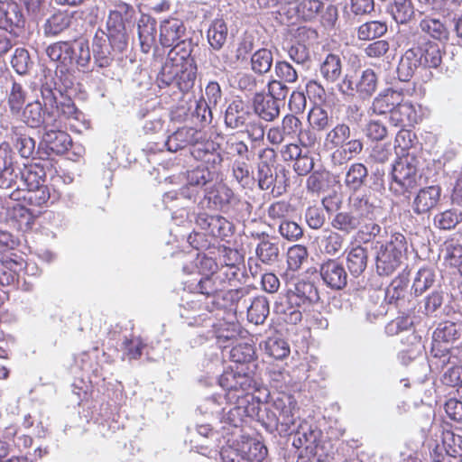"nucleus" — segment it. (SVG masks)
Returning <instances> with one entry per match:
<instances>
[{
	"label": "nucleus",
	"instance_id": "obj_16",
	"mask_svg": "<svg viewBox=\"0 0 462 462\" xmlns=\"http://www.w3.org/2000/svg\"><path fill=\"white\" fill-rule=\"evenodd\" d=\"M236 199L234 191L226 184L214 185L204 189L202 207L213 210L226 211Z\"/></svg>",
	"mask_w": 462,
	"mask_h": 462
},
{
	"label": "nucleus",
	"instance_id": "obj_14",
	"mask_svg": "<svg viewBox=\"0 0 462 462\" xmlns=\"http://www.w3.org/2000/svg\"><path fill=\"white\" fill-rule=\"evenodd\" d=\"M273 409L278 412V415L274 413L273 416L275 417V426L279 434L281 436L292 434L298 427L296 426L298 418L296 402L291 397L278 398L273 402Z\"/></svg>",
	"mask_w": 462,
	"mask_h": 462
},
{
	"label": "nucleus",
	"instance_id": "obj_39",
	"mask_svg": "<svg viewBox=\"0 0 462 462\" xmlns=\"http://www.w3.org/2000/svg\"><path fill=\"white\" fill-rule=\"evenodd\" d=\"M248 303L245 311L247 312V319L255 325L263 324L269 315V301L264 296L247 298Z\"/></svg>",
	"mask_w": 462,
	"mask_h": 462
},
{
	"label": "nucleus",
	"instance_id": "obj_18",
	"mask_svg": "<svg viewBox=\"0 0 462 462\" xmlns=\"http://www.w3.org/2000/svg\"><path fill=\"white\" fill-rule=\"evenodd\" d=\"M254 117L249 106L242 99L236 98L231 101L225 112V125L232 130L244 128Z\"/></svg>",
	"mask_w": 462,
	"mask_h": 462
},
{
	"label": "nucleus",
	"instance_id": "obj_48",
	"mask_svg": "<svg viewBox=\"0 0 462 462\" xmlns=\"http://www.w3.org/2000/svg\"><path fill=\"white\" fill-rule=\"evenodd\" d=\"M377 76L373 69H365L356 81L355 90L357 91V96L362 99L370 98L377 88Z\"/></svg>",
	"mask_w": 462,
	"mask_h": 462
},
{
	"label": "nucleus",
	"instance_id": "obj_19",
	"mask_svg": "<svg viewBox=\"0 0 462 462\" xmlns=\"http://www.w3.org/2000/svg\"><path fill=\"white\" fill-rule=\"evenodd\" d=\"M323 282L332 290H341L347 283V273L342 263L336 259L323 262L319 267Z\"/></svg>",
	"mask_w": 462,
	"mask_h": 462
},
{
	"label": "nucleus",
	"instance_id": "obj_9",
	"mask_svg": "<svg viewBox=\"0 0 462 462\" xmlns=\"http://www.w3.org/2000/svg\"><path fill=\"white\" fill-rule=\"evenodd\" d=\"M186 183L180 189V194L182 199L196 201L200 190L208 187L214 179V173L208 167L199 166L188 171L186 173H180L177 176H170L166 179L170 183L180 184L183 180Z\"/></svg>",
	"mask_w": 462,
	"mask_h": 462
},
{
	"label": "nucleus",
	"instance_id": "obj_20",
	"mask_svg": "<svg viewBox=\"0 0 462 462\" xmlns=\"http://www.w3.org/2000/svg\"><path fill=\"white\" fill-rule=\"evenodd\" d=\"M75 12L57 13L51 15L45 24V33L47 35L56 36L66 30L70 31L72 34L80 32L78 30L79 23Z\"/></svg>",
	"mask_w": 462,
	"mask_h": 462
},
{
	"label": "nucleus",
	"instance_id": "obj_42",
	"mask_svg": "<svg viewBox=\"0 0 462 462\" xmlns=\"http://www.w3.org/2000/svg\"><path fill=\"white\" fill-rule=\"evenodd\" d=\"M138 36L141 50L148 53L155 43L156 21L152 17H143L138 23Z\"/></svg>",
	"mask_w": 462,
	"mask_h": 462
},
{
	"label": "nucleus",
	"instance_id": "obj_53",
	"mask_svg": "<svg viewBox=\"0 0 462 462\" xmlns=\"http://www.w3.org/2000/svg\"><path fill=\"white\" fill-rule=\"evenodd\" d=\"M5 270H3L0 276V283L2 285H12L19 282L18 272L22 270L23 265V260L22 258L13 259L12 257H6L4 262Z\"/></svg>",
	"mask_w": 462,
	"mask_h": 462
},
{
	"label": "nucleus",
	"instance_id": "obj_40",
	"mask_svg": "<svg viewBox=\"0 0 462 462\" xmlns=\"http://www.w3.org/2000/svg\"><path fill=\"white\" fill-rule=\"evenodd\" d=\"M368 253L366 248L361 245L352 247L346 254V266L350 274L359 277L366 269Z\"/></svg>",
	"mask_w": 462,
	"mask_h": 462
},
{
	"label": "nucleus",
	"instance_id": "obj_64",
	"mask_svg": "<svg viewBox=\"0 0 462 462\" xmlns=\"http://www.w3.org/2000/svg\"><path fill=\"white\" fill-rule=\"evenodd\" d=\"M323 8L324 4L320 0H301L296 7V12L304 21H312Z\"/></svg>",
	"mask_w": 462,
	"mask_h": 462
},
{
	"label": "nucleus",
	"instance_id": "obj_60",
	"mask_svg": "<svg viewBox=\"0 0 462 462\" xmlns=\"http://www.w3.org/2000/svg\"><path fill=\"white\" fill-rule=\"evenodd\" d=\"M225 155L236 157L235 160H250L248 145L236 137H229L223 150Z\"/></svg>",
	"mask_w": 462,
	"mask_h": 462
},
{
	"label": "nucleus",
	"instance_id": "obj_59",
	"mask_svg": "<svg viewBox=\"0 0 462 462\" xmlns=\"http://www.w3.org/2000/svg\"><path fill=\"white\" fill-rule=\"evenodd\" d=\"M273 58L270 50L260 49L256 51L251 57L252 69L258 74L268 72L273 65Z\"/></svg>",
	"mask_w": 462,
	"mask_h": 462
},
{
	"label": "nucleus",
	"instance_id": "obj_15",
	"mask_svg": "<svg viewBox=\"0 0 462 462\" xmlns=\"http://www.w3.org/2000/svg\"><path fill=\"white\" fill-rule=\"evenodd\" d=\"M348 201L351 210L361 219H375L380 211V199L371 189L352 193Z\"/></svg>",
	"mask_w": 462,
	"mask_h": 462
},
{
	"label": "nucleus",
	"instance_id": "obj_50",
	"mask_svg": "<svg viewBox=\"0 0 462 462\" xmlns=\"http://www.w3.org/2000/svg\"><path fill=\"white\" fill-rule=\"evenodd\" d=\"M171 47L168 55L171 60L180 64H186L189 63V60H195L192 52L195 48H198V45L194 44L191 39H180Z\"/></svg>",
	"mask_w": 462,
	"mask_h": 462
},
{
	"label": "nucleus",
	"instance_id": "obj_1",
	"mask_svg": "<svg viewBox=\"0 0 462 462\" xmlns=\"http://www.w3.org/2000/svg\"><path fill=\"white\" fill-rule=\"evenodd\" d=\"M219 385L227 391L226 410L222 412L220 422L237 430L246 418L258 417L260 401L254 395L259 390L257 382L242 371H225L219 377Z\"/></svg>",
	"mask_w": 462,
	"mask_h": 462
},
{
	"label": "nucleus",
	"instance_id": "obj_21",
	"mask_svg": "<svg viewBox=\"0 0 462 462\" xmlns=\"http://www.w3.org/2000/svg\"><path fill=\"white\" fill-rule=\"evenodd\" d=\"M441 188L428 186L419 190L412 202V210L417 215L429 213L440 200Z\"/></svg>",
	"mask_w": 462,
	"mask_h": 462
},
{
	"label": "nucleus",
	"instance_id": "obj_51",
	"mask_svg": "<svg viewBox=\"0 0 462 462\" xmlns=\"http://www.w3.org/2000/svg\"><path fill=\"white\" fill-rule=\"evenodd\" d=\"M249 161L234 160L232 162V176L242 188H251L254 184Z\"/></svg>",
	"mask_w": 462,
	"mask_h": 462
},
{
	"label": "nucleus",
	"instance_id": "obj_32",
	"mask_svg": "<svg viewBox=\"0 0 462 462\" xmlns=\"http://www.w3.org/2000/svg\"><path fill=\"white\" fill-rule=\"evenodd\" d=\"M23 25V14L16 3L0 5V28L13 32L14 28H22Z\"/></svg>",
	"mask_w": 462,
	"mask_h": 462
},
{
	"label": "nucleus",
	"instance_id": "obj_54",
	"mask_svg": "<svg viewBox=\"0 0 462 462\" xmlns=\"http://www.w3.org/2000/svg\"><path fill=\"white\" fill-rule=\"evenodd\" d=\"M179 71H180V63L168 58L157 76L159 88L175 86Z\"/></svg>",
	"mask_w": 462,
	"mask_h": 462
},
{
	"label": "nucleus",
	"instance_id": "obj_27",
	"mask_svg": "<svg viewBox=\"0 0 462 462\" xmlns=\"http://www.w3.org/2000/svg\"><path fill=\"white\" fill-rule=\"evenodd\" d=\"M186 32V27L178 18L163 20L160 25V42L163 47H171L180 40Z\"/></svg>",
	"mask_w": 462,
	"mask_h": 462
},
{
	"label": "nucleus",
	"instance_id": "obj_26",
	"mask_svg": "<svg viewBox=\"0 0 462 462\" xmlns=\"http://www.w3.org/2000/svg\"><path fill=\"white\" fill-rule=\"evenodd\" d=\"M229 358L235 364L230 366L226 371H242L253 377L251 374L246 371L249 370V365L254 361V349L249 344H239L233 346L229 351Z\"/></svg>",
	"mask_w": 462,
	"mask_h": 462
},
{
	"label": "nucleus",
	"instance_id": "obj_34",
	"mask_svg": "<svg viewBox=\"0 0 462 462\" xmlns=\"http://www.w3.org/2000/svg\"><path fill=\"white\" fill-rule=\"evenodd\" d=\"M277 175L273 173V169L266 162H261L257 166V182L262 190L271 189L273 197L281 196L285 192V187L276 186Z\"/></svg>",
	"mask_w": 462,
	"mask_h": 462
},
{
	"label": "nucleus",
	"instance_id": "obj_55",
	"mask_svg": "<svg viewBox=\"0 0 462 462\" xmlns=\"http://www.w3.org/2000/svg\"><path fill=\"white\" fill-rule=\"evenodd\" d=\"M436 273L434 269L430 267L420 268L413 281L412 290L416 296L421 295L430 289L435 282Z\"/></svg>",
	"mask_w": 462,
	"mask_h": 462
},
{
	"label": "nucleus",
	"instance_id": "obj_6",
	"mask_svg": "<svg viewBox=\"0 0 462 462\" xmlns=\"http://www.w3.org/2000/svg\"><path fill=\"white\" fill-rule=\"evenodd\" d=\"M374 249L376 273L380 276H389L400 266L407 251V241L402 234L394 233L389 240L376 242Z\"/></svg>",
	"mask_w": 462,
	"mask_h": 462
},
{
	"label": "nucleus",
	"instance_id": "obj_62",
	"mask_svg": "<svg viewBox=\"0 0 462 462\" xmlns=\"http://www.w3.org/2000/svg\"><path fill=\"white\" fill-rule=\"evenodd\" d=\"M264 352L270 356L277 360L287 357L290 354V346L288 343L279 337H269L264 341Z\"/></svg>",
	"mask_w": 462,
	"mask_h": 462
},
{
	"label": "nucleus",
	"instance_id": "obj_58",
	"mask_svg": "<svg viewBox=\"0 0 462 462\" xmlns=\"http://www.w3.org/2000/svg\"><path fill=\"white\" fill-rule=\"evenodd\" d=\"M327 199H322V207L310 206L305 211V221L312 229H320L326 222V215L324 209L329 211V208L326 205Z\"/></svg>",
	"mask_w": 462,
	"mask_h": 462
},
{
	"label": "nucleus",
	"instance_id": "obj_23",
	"mask_svg": "<svg viewBox=\"0 0 462 462\" xmlns=\"http://www.w3.org/2000/svg\"><path fill=\"white\" fill-rule=\"evenodd\" d=\"M113 49L107 42L106 32H96L92 42V53L94 65L99 69L107 68L114 60Z\"/></svg>",
	"mask_w": 462,
	"mask_h": 462
},
{
	"label": "nucleus",
	"instance_id": "obj_13",
	"mask_svg": "<svg viewBox=\"0 0 462 462\" xmlns=\"http://www.w3.org/2000/svg\"><path fill=\"white\" fill-rule=\"evenodd\" d=\"M22 168L14 152L7 143L0 145V188L5 189L17 187L21 180Z\"/></svg>",
	"mask_w": 462,
	"mask_h": 462
},
{
	"label": "nucleus",
	"instance_id": "obj_47",
	"mask_svg": "<svg viewBox=\"0 0 462 462\" xmlns=\"http://www.w3.org/2000/svg\"><path fill=\"white\" fill-rule=\"evenodd\" d=\"M387 31L386 22L380 20L368 21L356 29V37L360 41H373L383 37Z\"/></svg>",
	"mask_w": 462,
	"mask_h": 462
},
{
	"label": "nucleus",
	"instance_id": "obj_4",
	"mask_svg": "<svg viewBox=\"0 0 462 462\" xmlns=\"http://www.w3.org/2000/svg\"><path fill=\"white\" fill-rule=\"evenodd\" d=\"M81 32L72 34L67 41L56 42L46 48V54L51 60L57 63L61 72L68 71L76 66L79 70L89 69L91 51L87 39L80 36Z\"/></svg>",
	"mask_w": 462,
	"mask_h": 462
},
{
	"label": "nucleus",
	"instance_id": "obj_41",
	"mask_svg": "<svg viewBox=\"0 0 462 462\" xmlns=\"http://www.w3.org/2000/svg\"><path fill=\"white\" fill-rule=\"evenodd\" d=\"M319 250L331 256L337 255L343 247L344 237L336 230L325 229L317 238Z\"/></svg>",
	"mask_w": 462,
	"mask_h": 462
},
{
	"label": "nucleus",
	"instance_id": "obj_28",
	"mask_svg": "<svg viewBox=\"0 0 462 462\" xmlns=\"http://www.w3.org/2000/svg\"><path fill=\"white\" fill-rule=\"evenodd\" d=\"M255 115L265 122H273L280 115L281 105L279 101L264 94H255L253 100Z\"/></svg>",
	"mask_w": 462,
	"mask_h": 462
},
{
	"label": "nucleus",
	"instance_id": "obj_25",
	"mask_svg": "<svg viewBox=\"0 0 462 462\" xmlns=\"http://www.w3.org/2000/svg\"><path fill=\"white\" fill-rule=\"evenodd\" d=\"M248 290L241 288L237 290H227L220 292V300H217L216 309H231L235 312H244L247 300Z\"/></svg>",
	"mask_w": 462,
	"mask_h": 462
},
{
	"label": "nucleus",
	"instance_id": "obj_12",
	"mask_svg": "<svg viewBox=\"0 0 462 462\" xmlns=\"http://www.w3.org/2000/svg\"><path fill=\"white\" fill-rule=\"evenodd\" d=\"M226 278L228 274L224 272H217L210 275L196 280L191 282L189 288L196 293L203 295V299L216 309L217 300H220V292L226 288Z\"/></svg>",
	"mask_w": 462,
	"mask_h": 462
},
{
	"label": "nucleus",
	"instance_id": "obj_10",
	"mask_svg": "<svg viewBox=\"0 0 462 462\" xmlns=\"http://www.w3.org/2000/svg\"><path fill=\"white\" fill-rule=\"evenodd\" d=\"M460 325L451 321H445L439 324L433 333L431 347L432 358L430 361V366L444 367L450 362V353L448 347L442 348L443 343H453L460 336Z\"/></svg>",
	"mask_w": 462,
	"mask_h": 462
},
{
	"label": "nucleus",
	"instance_id": "obj_36",
	"mask_svg": "<svg viewBox=\"0 0 462 462\" xmlns=\"http://www.w3.org/2000/svg\"><path fill=\"white\" fill-rule=\"evenodd\" d=\"M196 431L201 439V448L209 449V454L212 451H217L221 446V442L229 443L230 439L226 440L224 432L214 430L209 424H199L196 426Z\"/></svg>",
	"mask_w": 462,
	"mask_h": 462
},
{
	"label": "nucleus",
	"instance_id": "obj_29",
	"mask_svg": "<svg viewBox=\"0 0 462 462\" xmlns=\"http://www.w3.org/2000/svg\"><path fill=\"white\" fill-rule=\"evenodd\" d=\"M418 115L415 106L409 101H402L395 106L394 109L388 116L389 122L396 127H404L417 123Z\"/></svg>",
	"mask_w": 462,
	"mask_h": 462
},
{
	"label": "nucleus",
	"instance_id": "obj_31",
	"mask_svg": "<svg viewBox=\"0 0 462 462\" xmlns=\"http://www.w3.org/2000/svg\"><path fill=\"white\" fill-rule=\"evenodd\" d=\"M402 91L387 88L374 99L371 110L376 115L390 116L395 106L402 101Z\"/></svg>",
	"mask_w": 462,
	"mask_h": 462
},
{
	"label": "nucleus",
	"instance_id": "obj_38",
	"mask_svg": "<svg viewBox=\"0 0 462 462\" xmlns=\"http://www.w3.org/2000/svg\"><path fill=\"white\" fill-rule=\"evenodd\" d=\"M227 38L226 23L222 18L214 19L207 30V39L211 49L216 51H220L225 46Z\"/></svg>",
	"mask_w": 462,
	"mask_h": 462
},
{
	"label": "nucleus",
	"instance_id": "obj_17",
	"mask_svg": "<svg viewBox=\"0 0 462 462\" xmlns=\"http://www.w3.org/2000/svg\"><path fill=\"white\" fill-rule=\"evenodd\" d=\"M46 180V172L44 168L37 163L23 164L21 172L20 183L16 189L12 192L9 197L13 200L21 199V189H36L44 184Z\"/></svg>",
	"mask_w": 462,
	"mask_h": 462
},
{
	"label": "nucleus",
	"instance_id": "obj_7",
	"mask_svg": "<svg viewBox=\"0 0 462 462\" xmlns=\"http://www.w3.org/2000/svg\"><path fill=\"white\" fill-rule=\"evenodd\" d=\"M419 166L420 161L413 154L407 153L399 158L393 165L390 190L396 196L409 197L418 186Z\"/></svg>",
	"mask_w": 462,
	"mask_h": 462
},
{
	"label": "nucleus",
	"instance_id": "obj_11",
	"mask_svg": "<svg viewBox=\"0 0 462 462\" xmlns=\"http://www.w3.org/2000/svg\"><path fill=\"white\" fill-rule=\"evenodd\" d=\"M81 112L79 110V115L76 117H59L58 125L45 127L41 141V146L45 150L48 155L50 154H63L72 144L70 135L65 131L61 130L65 120L74 119L79 120Z\"/></svg>",
	"mask_w": 462,
	"mask_h": 462
},
{
	"label": "nucleus",
	"instance_id": "obj_45",
	"mask_svg": "<svg viewBox=\"0 0 462 462\" xmlns=\"http://www.w3.org/2000/svg\"><path fill=\"white\" fill-rule=\"evenodd\" d=\"M361 218L353 210L337 212L331 220V226L344 235H349L358 228Z\"/></svg>",
	"mask_w": 462,
	"mask_h": 462
},
{
	"label": "nucleus",
	"instance_id": "obj_22",
	"mask_svg": "<svg viewBox=\"0 0 462 462\" xmlns=\"http://www.w3.org/2000/svg\"><path fill=\"white\" fill-rule=\"evenodd\" d=\"M203 139V133L192 127H181L171 134L165 146L170 152H177L187 146H192L194 142Z\"/></svg>",
	"mask_w": 462,
	"mask_h": 462
},
{
	"label": "nucleus",
	"instance_id": "obj_43",
	"mask_svg": "<svg viewBox=\"0 0 462 462\" xmlns=\"http://www.w3.org/2000/svg\"><path fill=\"white\" fill-rule=\"evenodd\" d=\"M350 137V127L345 123L337 124L326 134L323 146L327 151L342 148Z\"/></svg>",
	"mask_w": 462,
	"mask_h": 462
},
{
	"label": "nucleus",
	"instance_id": "obj_56",
	"mask_svg": "<svg viewBox=\"0 0 462 462\" xmlns=\"http://www.w3.org/2000/svg\"><path fill=\"white\" fill-rule=\"evenodd\" d=\"M434 226L441 230H451L462 222V211L452 208L435 215Z\"/></svg>",
	"mask_w": 462,
	"mask_h": 462
},
{
	"label": "nucleus",
	"instance_id": "obj_44",
	"mask_svg": "<svg viewBox=\"0 0 462 462\" xmlns=\"http://www.w3.org/2000/svg\"><path fill=\"white\" fill-rule=\"evenodd\" d=\"M409 281L405 276H398L385 290L384 300L388 304L401 306L405 302Z\"/></svg>",
	"mask_w": 462,
	"mask_h": 462
},
{
	"label": "nucleus",
	"instance_id": "obj_24",
	"mask_svg": "<svg viewBox=\"0 0 462 462\" xmlns=\"http://www.w3.org/2000/svg\"><path fill=\"white\" fill-rule=\"evenodd\" d=\"M262 243L255 245V256L258 261L265 265H273L280 260L281 245L277 236L265 237Z\"/></svg>",
	"mask_w": 462,
	"mask_h": 462
},
{
	"label": "nucleus",
	"instance_id": "obj_3",
	"mask_svg": "<svg viewBox=\"0 0 462 462\" xmlns=\"http://www.w3.org/2000/svg\"><path fill=\"white\" fill-rule=\"evenodd\" d=\"M415 44L402 56L396 72L400 81L407 82L417 69H437L442 62L443 51L436 42L413 35Z\"/></svg>",
	"mask_w": 462,
	"mask_h": 462
},
{
	"label": "nucleus",
	"instance_id": "obj_46",
	"mask_svg": "<svg viewBox=\"0 0 462 462\" xmlns=\"http://www.w3.org/2000/svg\"><path fill=\"white\" fill-rule=\"evenodd\" d=\"M321 77L328 82H336L342 74V59L338 54L329 53L319 66Z\"/></svg>",
	"mask_w": 462,
	"mask_h": 462
},
{
	"label": "nucleus",
	"instance_id": "obj_5",
	"mask_svg": "<svg viewBox=\"0 0 462 462\" xmlns=\"http://www.w3.org/2000/svg\"><path fill=\"white\" fill-rule=\"evenodd\" d=\"M319 300V294L314 282L301 280L295 283L293 290L288 291L287 305H276L275 311L285 315L286 322L297 324L302 319V311H306Z\"/></svg>",
	"mask_w": 462,
	"mask_h": 462
},
{
	"label": "nucleus",
	"instance_id": "obj_30",
	"mask_svg": "<svg viewBox=\"0 0 462 462\" xmlns=\"http://www.w3.org/2000/svg\"><path fill=\"white\" fill-rule=\"evenodd\" d=\"M28 92L24 86L17 81H12L6 90L5 101L10 115L14 118L26 106Z\"/></svg>",
	"mask_w": 462,
	"mask_h": 462
},
{
	"label": "nucleus",
	"instance_id": "obj_35",
	"mask_svg": "<svg viewBox=\"0 0 462 462\" xmlns=\"http://www.w3.org/2000/svg\"><path fill=\"white\" fill-rule=\"evenodd\" d=\"M227 393L225 395L212 394L199 401L197 411L208 417H217L220 420L222 412L226 410Z\"/></svg>",
	"mask_w": 462,
	"mask_h": 462
},
{
	"label": "nucleus",
	"instance_id": "obj_57",
	"mask_svg": "<svg viewBox=\"0 0 462 462\" xmlns=\"http://www.w3.org/2000/svg\"><path fill=\"white\" fill-rule=\"evenodd\" d=\"M330 173L327 171H315L310 173L306 181L307 190L310 193L319 194L328 189Z\"/></svg>",
	"mask_w": 462,
	"mask_h": 462
},
{
	"label": "nucleus",
	"instance_id": "obj_8",
	"mask_svg": "<svg viewBox=\"0 0 462 462\" xmlns=\"http://www.w3.org/2000/svg\"><path fill=\"white\" fill-rule=\"evenodd\" d=\"M180 314L187 319V324L191 327L213 328L215 318L212 312L216 310L209 302L203 299V295L194 291L181 298Z\"/></svg>",
	"mask_w": 462,
	"mask_h": 462
},
{
	"label": "nucleus",
	"instance_id": "obj_37",
	"mask_svg": "<svg viewBox=\"0 0 462 462\" xmlns=\"http://www.w3.org/2000/svg\"><path fill=\"white\" fill-rule=\"evenodd\" d=\"M368 177V169L361 162L352 163L347 167L344 178L346 188L352 193L360 191Z\"/></svg>",
	"mask_w": 462,
	"mask_h": 462
},
{
	"label": "nucleus",
	"instance_id": "obj_61",
	"mask_svg": "<svg viewBox=\"0 0 462 462\" xmlns=\"http://www.w3.org/2000/svg\"><path fill=\"white\" fill-rule=\"evenodd\" d=\"M332 119L328 112L319 106L312 107L308 115L310 125L318 131H324L328 128L332 124Z\"/></svg>",
	"mask_w": 462,
	"mask_h": 462
},
{
	"label": "nucleus",
	"instance_id": "obj_49",
	"mask_svg": "<svg viewBox=\"0 0 462 462\" xmlns=\"http://www.w3.org/2000/svg\"><path fill=\"white\" fill-rule=\"evenodd\" d=\"M292 445L296 448L305 447L306 448H310L316 444L319 432L312 429L311 425L304 421L300 423L295 430Z\"/></svg>",
	"mask_w": 462,
	"mask_h": 462
},
{
	"label": "nucleus",
	"instance_id": "obj_52",
	"mask_svg": "<svg viewBox=\"0 0 462 462\" xmlns=\"http://www.w3.org/2000/svg\"><path fill=\"white\" fill-rule=\"evenodd\" d=\"M196 77L197 66L195 60H189V63L180 64V71L178 73L175 86L181 92H186L193 87Z\"/></svg>",
	"mask_w": 462,
	"mask_h": 462
},
{
	"label": "nucleus",
	"instance_id": "obj_33",
	"mask_svg": "<svg viewBox=\"0 0 462 462\" xmlns=\"http://www.w3.org/2000/svg\"><path fill=\"white\" fill-rule=\"evenodd\" d=\"M419 28L425 35L440 43H446L449 39V30L439 19L425 16L420 21Z\"/></svg>",
	"mask_w": 462,
	"mask_h": 462
},
{
	"label": "nucleus",
	"instance_id": "obj_2",
	"mask_svg": "<svg viewBox=\"0 0 462 462\" xmlns=\"http://www.w3.org/2000/svg\"><path fill=\"white\" fill-rule=\"evenodd\" d=\"M41 98L28 102L14 117L33 129L58 125L59 117H76L79 109L72 99L62 95L53 79L45 78L40 88Z\"/></svg>",
	"mask_w": 462,
	"mask_h": 462
},
{
	"label": "nucleus",
	"instance_id": "obj_63",
	"mask_svg": "<svg viewBox=\"0 0 462 462\" xmlns=\"http://www.w3.org/2000/svg\"><path fill=\"white\" fill-rule=\"evenodd\" d=\"M32 206L41 207L47 205L51 199V189L42 184L36 189H27L23 196H21Z\"/></svg>",
	"mask_w": 462,
	"mask_h": 462
}]
</instances>
